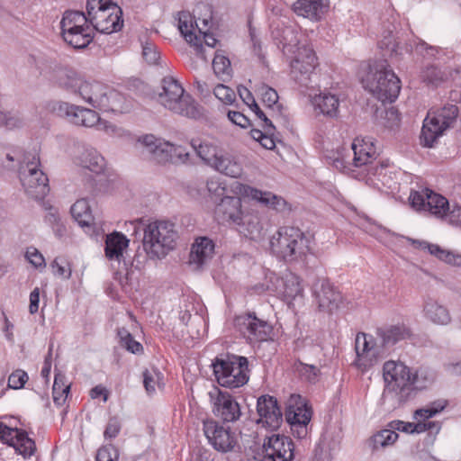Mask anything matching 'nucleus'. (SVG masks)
Masks as SVG:
<instances>
[{
	"mask_svg": "<svg viewBox=\"0 0 461 461\" xmlns=\"http://www.w3.org/2000/svg\"><path fill=\"white\" fill-rule=\"evenodd\" d=\"M236 191L240 195L248 197L278 212H289L291 210L289 203L282 196L272 192L262 191L244 184H239L236 186Z\"/></svg>",
	"mask_w": 461,
	"mask_h": 461,
	"instance_id": "nucleus-21",
	"label": "nucleus"
},
{
	"mask_svg": "<svg viewBox=\"0 0 461 461\" xmlns=\"http://www.w3.org/2000/svg\"><path fill=\"white\" fill-rule=\"evenodd\" d=\"M121 8L112 0H87L86 16L93 32L110 34L123 25Z\"/></svg>",
	"mask_w": 461,
	"mask_h": 461,
	"instance_id": "nucleus-11",
	"label": "nucleus"
},
{
	"mask_svg": "<svg viewBox=\"0 0 461 461\" xmlns=\"http://www.w3.org/2000/svg\"><path fill=\"white\" fill-rule=\"evenodd\" d=\"M274 41L282 47L284 54L290 59L291 75L301 85L307 86L311 74L317 66L313 50L302 42L301 34L295 25L280 23L271 25Z\"/></svg>",
	"mask_w": 461,
	"mask_h": 461,
	"instance_id": "nucleus-2",
	"label": "nucleus"
},
{
	"mask_svg": "<svg viewBox=\"0 0 461 461\" xmlns=\"http://www.w3.org/2000/svg\"><path fill=\"white\" fill-rule=\"evenodd\" d=\"M361 82L365 89L383 103L394 102L401 91V81L387 60H377L370 64Z\"/></svg>",
	"mask_w": 461,
	"mask_h": 461,
	"instance_id": "nucleus-6",
	"label": "nucleus"
},
{
	"mask_svg": "<svg viewBox=\"0 0 461 461\" xmlns=\"http://www.w3.org/2000/svg\"><path fill=\"white\" fill-rule=\"evenodd\" d=\"M351 149L354 153L352 164L355 167H368L378 156L375 140L372 137H357Z\"/></svg>",
	"mask_w": 461,
	"mask_h": 461,
	"instance_id": "nucleus-28",
	"label": "nucleus"
},
{
	"mask_svg": "<svg viewBox=\"0 0 461 461\" xmlns=\"http://www.w3.org/2000/svg\"><path fill=\"white\" fill-rule=\"evenodd\" d=\"M312 415V408L304 398L300 394L290 395L286 402L285 420L290 424L294 436L298 438L306 437Z\"/></svg>",
	"mask_w": 461,
	"mask_h": 461,
	"instance_id": "nucleus-14",
	"label": "nucleus"
},
{
	"mask_svg": "<svg viewBox=\"0 0 461 461\" xmlns=\"http://www.w3.org/2000/svg\"><path fill=\"white\" fill-rule=\"evenodd\" d=\"M157 101L169 111L189 118L200 115L198 104L185 93L181 84L172 77H164L156 92Z\"/></svg>",
	"mask_w": 461,
	"mask_h": 461,
	"instance_id": "nucleus-7",
	"label": "nucleus"
},
{
	"mask_svg": "<svg viewBox=\"0 0 461 461\" xmlns=\"http://www.w3.org/2000/svg\"><path fill=\"white\" fill-rule=\"evenodd\" d=\"M69 389L70 385L66 384L65 376L60 374L56 375L52 387L53 402L56 405L61 406L65 403Z\"/></svg>",
	"mask_w": 461,
	"mask_h": 461,
	"instance_id": "nucleus-45",
	"label": "nucleus"
},
{
	"mask_svg": "<svg viewBox=\"0 0 461 461\" xmlns=\"http://www.w3.org/2000/svg\"><path fill=\"white\" fill-rule=\"evenodd\" d=\"M216 171L230 177H240L242 175V165L233 156L227 153H220L219 157L212 164Z\"/></svg>",
	"mask_w": 461,
	"mask_h": 461,
	"instance_id": "nucleus-36",
	"label": "nucleus"
},
{
	"mask_svg": "<svg viewBox=\"0 0 461 461\" xmlns=\"http://www.w3.org/2000/svg\"><path fill=\"white\" fill-rule=\"evenodd\" d=\"M329 4V0H295L293 10L299 16L319 22L328 11Z\"/></svg>",
	"mask_w": 461,
	"mask_h": 461,
	"instance_id": "nucleus-30",
	"label": "nucleus"
},
{
	"mask_svg": "<svg viewBox=\"0 0 461 461\" xmlns=\"http://www.w3.org/2000/svg\"><path fill=\"white\" fill-rule=\"evenodd\" d=\"M381 345L384 346L385 352L387 347L393 346L400 340L410 336V330L404 325H392L386 328H380L376 331Z\"/></svg>",
	"mask_w": 461,
	"mask_h": 461,
	"instance_id": "nucleus-39",
	"label": "nucleus"
},
{
	"mask_svg": "<svg viewBox=\"0 0 461 461\" xmlns=\"http://www.w3.org/2000/svg\"><path fill=\"white\" fill-rule=\"evenodd\" d=\"M61 37L74 49H85L94 40L95 33L87 16L79 11H66L60 21Z\"/></svg>",
	"mask_w": 461,
	"mask_h": 461,
	"instance_id": "nucleus-12",
	"label": "nucleus"
},
{
	"mask_svg": "<svg viewBox=\"0 0 461 461\" xmlns=\"http://www.w3.org/2000/svg\"><path fill=\"white\" fill-rule=\"evenodd\" d=\"M121 430V424L117 418H111L104 429V437L105 439H112L117 437Z\"/></svg>",
	"mask_w": 461,
	"mask_h": 461,
	"instance_id": "nucleus-63",
	"label": "nucleus"
},
{
	"mask_svg": "<svg viewBox=\"0 0 461 461\" xmlns=\"http://www.w3.org/2000/svg\"><path fill=\"white\" fill-rule=\"evenodd\" d=\"M139 142L143 146L142 152L151 160L158 164H166L172 159V143L158 139L154 135H146L140 139Z\"/></svg>",
	"mask_w": 461,
	"mask_h": 461,
	"instance_id": "nucleus-27",
	"label": "nucleus"
},
{
	"mask_svg": "<svg viewBox=\"0 0 461 461\" xmlns=\"http://www.w3.org/2000/svg\"><path fill=\"white\" fill-rule=\"evenodd\" d=\"M367 173L376 176L377 179L383 184V185H389V176H387L388 170V165L382 162L379 165L376 166H371L366 167Z\"/></svg>",
	"mask_w": 461,
	"mask_h": 461,
	"instance_id": "nucleus-56",
	"label": "nucleus"
},
{
	"mask_svg": "<svg viewBox=\"0 0 461 461\" xmlns=\"http://www.w3.org/2000/svg\"><path fill=\"white\" fill-rule=\"evenodd\" d=\"M458 115V107L446 104L442 108L430 110L424 119L420 141L425 147H432L436 140L450 128Z\"/></svg>",
	"mask_w": 461,
	"mask_h": 461,
	"instance_id": "nucleus-13",
	"label": "nucleus"
},
{
	"mask_svg": "<svg viewBox=\"0 0 461 461\" xmlns=\"http://www.w3.org/2000/svg\"><path fill=\"white\" fill-rule=\"evenodd\" d=\"M130 240L127 237L121 233L114 231L106 236L105 239V257L109 260L121 261L123 258V252L128 248Z\"/></svg>",
	"mask_w": 461,
	"mask_h": 461,
	"instance_id": "nucleus-34",
	"label": "nucleus"
},
{
	"mask_svg": "<svg viewBox=\"0 0 461 461\" xmlns=\"http://www.w3.org/2000/svg\"><path fill=\"white\" fill-rule=\"evenodd\" d=\"M355 350L357 357L354 364L363 372L375 366L385 355V349L378 338L375 339L363 332L357 334Z\"/></svg>",
	"mask_w": 461,
	"mask_h": 461,
	"instance_id": "nucleus-15",
	"label": "nucleus"
},
{
	"mask_svg": "<svg viewBox=\"0 0 461 461\" xmlns=\"http://www.w3.org/2000/svg\"><path fill=\"white\" fill-rule=\"evenodd\" d=\"M28 380V375L23 370H16L8 378V385L13 389L23 388Z\"/></svg>",
	"mask_w": 461,
	"mask_h": 461,
	"instance_id": "nucleus-59",
	"label": "nucleus"
},
{
	"mask_svg": "<svg viewBox=\"0 0 461 461\" xmlns=\"http://www.w3.org/2000/svg\"><path fill=\"white\" fill-rule=\"evenodd\" d=\"M300 375L309 382H314L318 376V368L312 365L300 364L298 366Z\"/></svg>",
	"mask_w": 461,
	"mask_h": 461,
	"instance_id": "nucleus-62",
	"label": "nucleus"
},
{
	"mask_svg": "<svg viewBox=\"0 0 461 461\" xmlns=\"http://www.w3.org/2000/svg\"><path fill=\"white\" fill-rule=\"evenodd\" d=\"M177 238L174 223L168 221H151L144 228L143 249L150 259L163 258L174 249Z\"/></svg>",
	"mask_w": 461,
	"mask_h": 461,
	"instance_id": "nucleus-8",
	"label": "nucleus"
},
{
	"mask_svg": "<svg viewBox=\"0 0 461 461\" xmlns=\"http://www.w3.org/2000/svg\"><path fill=\"white\" fill-rule=\"evenodd\" d=\"M294 443L289 437L273 435L263 445V455L258 461H292Z\"/></svg>",
	"mask_w": 461,
	"mask_h": 461,
	"instance_id": "nucleus-20",
	"label": "nucleus"
},
{
	"mask_svg": "<svg viewBox=\"0 0 461 461\" xmlns=\"http://www.w3.org/2000/svg\"><path fill=\"white\" fill-rule=\"evenodd\" d=\"M46 109L77 126L94 127L99 121V114L94 110L63 101H50Z\"/></svg>",
	"mask_w": 461,
	"mask_h": 461,
	"instance_id": "nucleus-16",
	"label": "nucleus"
},
{
	"mask_svg": "<svg viewBox=\"0 0 461 461\" xmlns=\"http://www.w3.org/2000/svg\"><path fill=\"white\" fill-rule=\"evenodd\" d=\"M0 440L13 447L24 458L31 457L36 450L34 440L25 431L7 427L3 422H0Z\"/></svg>",
	"mask_w": 461,
	"mask_h": 461,
	"instance_id": "nucleus-24",
	"label": "nucleus"
},
{
	"mask_svg": "<svg viewBox=\"0 0 461 461\" xmlns=\"http://www.w3.org/2000/svg\"><path fill=\"white\" fill-rule=\"evenodd\" d=\"M57 85L102 112L122 113L129 109L123 95L100 82L86 80L76 71H63L57 78Z\"/></svg>",
	"mask_w": 461,
	"mask_h": 461,
	"instance_id": "nucleus-1",
	"label": "nucleus"
},
{
	"mask_svg": "<svg viewBox=\"0 0 461 461\" xmlns=\"http://www.w3.org/2000/svg\"><path fill=\"white\" fill-rule=\"evenodd\" d=\"M446 405H447L446 401H438V402H432L430 405H429L425 408L417 410L415 411L414 416L420 422L421 420H426L433 417L437 413L440 412L441 411H443L445 409Z\"/></svg>",
	"mask_w": 461,
	"mask_h": 461,
	"instance_id": "nucleus-51",
	"label": "nucleus"
},
{
	"mask_svg": "<svg viewBox=\"0 0 461 461\" xmlns=\"http://www.w3.org/2000/svg\"><path fill=\"white\" fill-rule=\"evenodd\" d=\"M423 313L429 321L438 325H447L451 321L448 310L432 298L424 302Z\"/></svg>",
	"mask_w": 461,
	"mask_h": 461,
	"instance_id": "nucleus-35",
	"label": "nucleus"
},
{
	"mask_svg": "<svg viewBox=\"0 0 461 461\" xmlns=\"http://www.w3.org/2000/svg\"><path fill=\"white\" fill-rule=\"evenodd\" d=\"M276 292L289 305L297 299L301 300L303 296V287L301 284V279L293 273H288L283 277L276 278Z\"/></svg>",
	"mask_w": 461,
	"mask_h": 461,
	"instance_id": "nucleus-29",
	"label": "nucleus"
},
{
	"mask_svg": "<svg viewBox=\"0 0 461 461\" xmlns=\"http://www.w3.org/2000/svg\"><path fill=\"white\" fill-rule=\"evenodd\" d=\"M212 68L214 74L223 81L230 78L231 77L232 69L230 61L229 58L225 57L221 53L217 52L214 55V58L212 59Z\"/></svg>",
	"mask_w": 461,
	"mask_h": 461,
	"instance_id": "nucleus-47",
	"label": "nucleus"
},
{
	"mask_svg": "<svg viewBox=\"0 0 461 461\" xmlns=\"http://www.w3.org/2000/svg\"><path fill=\"white\" fill-rule=\"evenodd\" d=\"M117 336L119 337L121 346L129 352L132 354H141L143 352L142 345L134 339L127 329H118Z\"/></svg>",
	"mask_w": 461,
	"mask_h": 461,
	"instance_id": "nucleus-48",
	"label": "nucleus"
},
{
	"mask_svg": "<svg viewBox=\"0 0 461 461\" xmlns=\"http://www.w3.org/2000/svg\"><path fill=\"white\" fill-rule=\"evenodd\" d=\"M163 375L157 368L143 372V384L148 393H153L156 388L164 385Z\"/></svg>",
	"mask_w": 461,
	"mask_h": 461,
	"instance_id": "nucleus-49",
	"label": "nucleus"
},
{
	"mask_svg": "<svg viewBox=\"0 0 461 461\" xmlns=\"http://www.w3.org/2000/svg\"><path fill=\"white\" fill-rule=\"evenodd\" d=\"M203 433L212 447L222 453L233 450L237 445V437L230 427H225L214 420H206L203 423Z\"/></svg>",
	"mask_w": 461,
	"mask_h": 461,
	"instance_id": "nucleus-18",
	"label": "nucleus"
},
{
	"mask_svg": "<svg viewBox=\"0 0 461 461\" xmlns=\"http://www.w3.org/2000/svg\"><path fill=\"white\" fill-rule=\"evenodd\" d=\"M310 239L299 228L284 226L269 240L271 252L286 263L303 260L310 252Z\"/></svg>",
	"mask_w": 461,
	"mask_h": 461,
	"instance_id": "nucleus-5",
	"label": "nucleus"
},
{
	"mask_svg": "<svg viewBox=\"0 0 461 461\" xmlns=\"http://www.w3.org/2000/svg\"><path fill=\"white\" fill-rule=\"evenodd\" d=\"M234 325L250 343L266 341L272 332V326L267 321L258 318L254 312L237 316Z\"/></svg>",
	"mask_w": 461,
	"mask_h": 461,
	"instance_id": "nucleus-17",
	"label": "nucleus"
},
{
	"mask_svg": "<svg viewBox=\"0 0 461 461\" xmlns=\"http://www.w3.org/2000/svg\"><path fill=\"white\" fill-rule=\"evenodd\" d=\"M411 398L415 395V391L422 390L429 386L435 380V373L427 368L420 367L414 373L411 372Z\"/></svg>",
	"mask_w": 461,
	"mask_h": 461,
	"instance_id": "nucleus-42",
	"label": "nucleus"
},
{
	"mask_svg": "<svg viewBox=\"0 0 461 461\" xmlns=\"http://www.w3.org/2000/svg\"><path fill=\"white\" fill-rule=\"evenodd\" d=\"M25 258L36 268L45 267L44 257L36 248H28L25 253Z\"/></svg>",
	"mask_w": 461,
	"mask_h": 461,
	"instance_id": "nucleus-60",
	"label": "nucleus"
},
{
	"mask_svg": "<svg viewBox=\"0 0 461 461\" xmlns=\"http://www.w3.org/2000/svg\"><path fill=\"white\" fill-rule=\"evenodd\" d=\"M177 28L186 42L194 47L196 54L207 62L201 40L203 28L199 26L194 17L189 12H179L177 14Z\"/></svg>",
	"mask_w": 461,
	"mask_h": 461,
	"instance_id": "nucleus-22",
	"label": "nucleus"
},
{
	"mask_svg": "<svg viewBox=\"0 0 461 461\" xmlns=\"http://www.w3.org/2000/svg\"><path fill=\"white\" fill-rule=\"evenodd\" d=\"M212 366L215 379L221 386L234 389L249 382V361L245 357L221 356L214 359Z\"/></svg>",
	"mask_w": 461,
	"mask_h": 461,
	"instance_id": "nucleus-10",
	"label": "nucleus"
},
{
	"mask_svg": "<svg viewBox=\"0 0 461 461\" xmlns=\"http://www.w3.org/2000/svg\"><path fill=\"white\" fill-rule=\"evenodd\" d=\"M70 212L75 221L83 228H90L94 224L89 203L86 199L77 200L70 209Z\"/></svg>",
	"mask_w": 461,
	"mask_h": 461,
	"instance_id": "nucleus-41",
	"label": "nucleus"
},
{
	"mask_svg": "<svg viewBox=\"0 0 461 461\" xmlns=\"http://www.w3.org/2000/svg\"><path fill=\"white\" fill-rule=\"evenodd\" d=\"M378 46L380 49L388 51L390 57L402 55V52L399 51V44L392 32H388L383 36L378 41Z\"/></svg>",
	"mask_w": 461,
	"mask_h": 461,
	"instance_id": "nucleus-52",
	"label": "nucleus"
},
{
	"mask_svg": "<svg viewBox=\"0 0 461 461\" xmlns=\"http://www.w3.org/2000/svg\"><path fill=\"white\" fill-rule=\"evenodd\" d=\"M192 146L199 158L211 167L220 155L217 147L206 141L200 142L198 145L193 141Z\"/></svg>",
	"mask_w": 461,
	"mask_h": 461,
	"instance_id": "nucleus-46",
	"label": "nucleus"
},
{
	"mask_svg": "<svg viewBox=\"0 0 461 461\" xmlns=\"http://www.w3.org/2000/svg\"><path fill=\"white\" fill-rule=\"evenodd\" d=\"M44 172L41 169L40 155L37 150L26 151L23 155L19 167V177L21 182L30 184V177L39 176L44 180Z\"/></svg>",
	"mask_w": 461,
	"mask_h": 461,
	"instance_id": "nucleus-32",
	"label": "nucleus"
},
{
	"mask_svg": "<svg viewBox=\"0 0 461 461\" xmlns=\"http://www.w3.org/2000/svg\"><path fill=\"white\" fill-rule=\"evenodd\" d=\"M77 163L95 174L102 173L105 167L104 157L93 148L85 149L77 158Z\"/></svg>",
	"mask_w": 461,
	"mask_h": 461,
	"instance_id": "nucleus-40",
	"label": "nucleus"
},
{
	"mask_svg": "<svg viewBox=\"0 0 461 461\" xmlns=\"http://www.w3.org/2000/svg\"><path fill=\"white\" fill-rule=\"evenodd\" d=\"M313 292L320 311L332 313L339 307L341 294L328 280H318L314 284Z\"/></svg>",
	"mask_w": 461,
	"mask_h": 461,
	"instance_id": "nucleus-26",
	"label": "nucleus"
},
{
	"mask_svg": "<svg viewBox=\"0 0 461 461\" xmlns=\"http://www.w3.org/2000/svg\"><path fill=\"white\" fill-rule=\"evenodd\" d=\"M409 240L414 248L428 251L430 255L448 265L461 267V254L445 249L438 244L429 243L425 240L413 239H409Z\"/></svg>",
	"mask_w": 461,
	"mask_h": 461,
	"instance_id": "nucleus-31",
	"label": "nucleus"
},
{
	"mask_svg": "<svg viewBox=\"0 0 461 461\" xmlns=\"http://www.w3.org/2000/svg\"><path fill=\"white\" fill-rule=\"evenodd\" d=\"M390 426L393 429H396L406 433H420L431 429L432 428H436L437 431L439 430V426L433 421H419L417 423H411L402 420H393L390 423Z\"/></svg>",
	"mask_w": 461,
	"mask_h": 461,
	"instance_id": "nucleus-44",
	"label": "nucleus"
},
{
	"mask_svg": "<svg viewBox=\"0 0 461 461\" xmlns=\"http://www.w3.org/2000/svg\"><path fill=\"white\" fill-rule=\"evenodd\" d=\"M118 458V449L113 445L100 447L96 454V461H117Z\"/></svg>",
	"mask_w": 461,
	"mask_h": 461,
	"instance_id": "nucleus-58",
	"label": "nucleus"
},
{
	"mask_svg": "<svg viewBox=\"0 0 461 461\" xmlns=\"http://www.w3.org/2000/svg\"><path fill=\"white\" fill-rule=\"evenodd\" d=\"M449 74L445 70H441L436 66H429L421 72L423 81L430 84H438L447 79Z\"/></svg>",
	"mask_w": 461,
	"mask_h": 461,
	"instance_id": "nucleus-50",
	"label": "nucleus"
},
{
	"mask_svg": "<svg viewBox=\"0 0 461 461\" xmlns=\"http://www.w3.org/2000/svg\"><path fill=\"white\" fill-rule=\"evenodd\" d=\"M255 92L268 109L267 116L271 117L270 119L274 120L279 126L288 127L287 110L278 102L279 96L277 92L263 83L256 86Z\"/></svg>",
	"mask_w": 461,
	"mask_h": 461,
	"instance_id": "nucleus-23",
	"label": "nucleus"
},
{
	"mask_svg": "<svg viewBox=\"0 0 461 461\" xmlns=\"http://www.w3.org/2000/svg\"><path fill=\"white\" fill-rule=\"evenodd\" d=\"M215 213L221 221L244 237L256 240L262 234L263 224L258 212L244 211L239 196H223L216 205Z\"/></svg>",
	"mask_w": 461,
	"mask_h": 461,
	"instance_id": "nucleus-3",
	"label": "nucleus"
},
{
	"mask_svg": "<svg viewBox=\"0 0 461 461\" xmlns=\"http://www.w3.org/2000/svg\"><path fill=\"white\" fill-rule=\"evenodd\" d=\"M409 201L417 211L427 212L439 219L446 218L452 224L461 223V208L454 206L450 210L447 199L429 188L412 191Z\"/></svg>",
	"mask_w": 461,
	"mask_h": 461,
	"instance_id": "nucleus-9",
	"label": "nucleus"
},
{
	"mask_svg": "<svg viewBox=\"0 0 461 461\" xmlns=\"http://www.w3.org/2000/svg\"><path fill=\"white\" fill-rule=\"evenodd\" d=\"M172 159H170V163L173 164H185L189 159V152L185 148L182 146H176L173 144V149H171Z\"/></svg>",
	"mask_w": 461,
	"mask_h": 461,
	"instance_id": "nucleus-61",
	"label": "nucleus"
},
{
	"mask_svg": "<svg viewBox=\"0 0 461 461\" xmlns=\"http://www.w3.org/2000/svg\"><path fill=\"white\" fill-rule=\"evenodd\" d=\"M214 243L207 237L196 238L192 245L189 262L201 267L207 264L214 254Z\"/></svg>",
	"mask_w": 461,
	"mask_h": 461,
	"instance_id": "nucleus-33",
	"label": "nucleus"
},
{
	"mask_svg": "<svg viewBox=\"0 0 461 461\" xmlns=\"http://www.w3.org/2000/svg\"><path fill=\"white\" fill-rule=\"evenodd\" d=\"M315 110H319L325 116L335 118L339 115V100L336 95L321 93L312 100Z\"/></svg>",
	"mask_w": 461,
	"mask_h": 461,
	"instance_id": "nucleus-38",
	"label": "nucleus"
},
{
	"mask_svg": "<svg viewBox=\"0 0 461 461\" xmlns=\"http://www.w3.org/2000/svg\"><path fill=\"white\" fill-rule=\"evenodd\" d=\"M398 438V434L392 429H384L374 436V447H387L392 445Z\"/></svg>",
	"mask_w": 461,
	"mask_h": 461,
	"instance_id": "nucleus-54",
	"label": "nucleus"
},
{
	"mask_svg": "<svg viewBox=\"0 0 461 461\" xmlns=\"http://www.w3.org/2000/svg\"><path fill=\"white\" fill-rule=\"evenodd\" d=\"M239 95L243 102L250 107V109L255 113L258 118H263V116L267 115L258 105L255 101V98L252 93L247 87H240Z\"/></svg>",
	"mask_w": 461,
	"mask_h": 461,
	"instance_id": "nucleus-55",
	"label": "nucleus"
},
{
	"mask_svg": "<svg viewBox=\"0 0 461 461\" xmlns=\"http://www.w3.org/2000/svg\"><path fill=\"white\" fill-rule=\"evenodd\" d=\"M26 194L34 199H43L49 193V178L44 174V180L39 176H31L30 184L27 185L25 182H21Z\"/></svg>",
	"mask_w": 461,
	"mask_h": 461,
	"instance_id": "nucleus-43",
	"label": "nucleus"
},
{
	"mask_svg": "<svg viewBox=\"0 0 461 461\" xmlns=\"http://www.w3.org/2000/svg\"><path fill=\"white\" fill-rule=\"evenodd\" d=\"M259 119L262 121L263 131L253 129L250 131V135L253 140L258 141L263 148L267 149H273L276 147V126L273 123V120L267 115Z\"/></svg>",
	"mask_w": 461,
	"mask_h": 461,
	"instance_id": "nucleus-37",
	"label": "nucleus"
},
{
	"mask_svg": "<svg viewBox=\"0 0 461 461\" xmlns=\"http://www.w3.org/2000/svg\"><path fill=\"white\" fill-rule=\"evenodd\" d=\"M213 414L224 422H235L241 416L236 399L227 392L214 388L209 393Z\"/></svg>",
	"mask_w": 461,
	"mask_h": 461,
	"instance_id": "nucleus-19",
	"label": "nucleus"
},
{
	"mask_svg": "<svg viewBox=\"0 0 461 461\" xmlns=\"http://www.w3.org/2000/svg\"><path fill=\"white\" fill-rule=\"evenodd\" d=\"M258 423L270 430L277 429L283 422V415L276 398L269 395H262L257 402Z\"/></svg>",
	"mask_w": 461,
	"mask_h": 461,
	"instance_id": "nucleus-25",
	"label": "nucleus"
},
{
	"mask_svg": "<svg viewBox=\"0 0 461 461\" xmlns=\"http://www.w3.org/2000/svg\"><path fill=\"white\" fill-rule=\"evenodd\" d=\"M142 57L149 65H158L160 60V52L158 47L149 41L141 42Z\"/></svg>",
	"mask_w": 461,
	"mask_h": 461,
	"instance_id": "nucleus-53",
	"label": "nucleus"
},
{
	"mask_svg": "<svg viewBox=\"0 0 461 461\" xmlns=\"http://www.w3.org/2000/svg\"><path fill=\"white\" fill-rule=\"evenodd\" d=\"M383 376L385 386L382 401L395 409L411 399V369L401 361L389 360L384 364Z\"/></svg>",
	"mask_w": 461,
	"mask_h": 461,
	"instance_id": "nucleus-4",
	"label": "nucleus"
},
{
	"mask_svg": "<svg viewBox=\"0 0 461 461\" xmlns=\"http://www.w3.org/2000/svg\"><path fill=\"white\" fill-rule=\"evenodd\" d=\"M228 119L235 125L240 126V128H247L249 126L250 122L247 116H245L240 112L237 111H228L227 113Z\"/></svg>",
	"mask_w": 461,
	"mask_h": 461,
	"instance_id": "nucleus-64",
	"label": "nucleus"
},
{
	"mask_svg": "<svg viewBox=\"0 0 461 461\" xmlns=\"http://www.w3.org/2000/svg\"><path fill=\"white\" fill-rule=\"evenodd\" d=\"M213 94L216 98L226 104H230L236 98L234 91L227 86L218 84L213 88Z\"/></svg>",
	"mask_w": 461,
	"mask_h": 461,
	"instance_id": "nucleus-57",
	"label": "nucleus"
}]
</instances>
